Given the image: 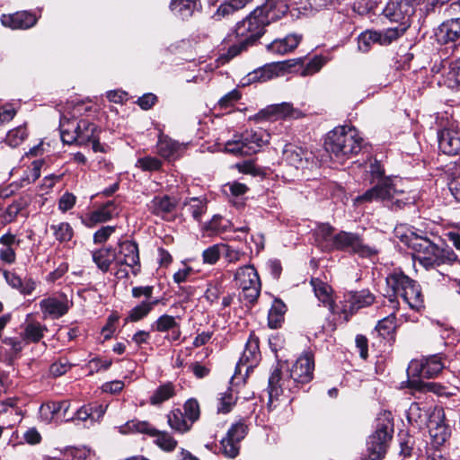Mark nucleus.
<instances>
[{
    "instance_id": "obj_56",
    "label": "nucleus",
    "mask_w": 460,
    "mask_h": 460,
    "mask_svg": "<svg viewBox=\"0 0 460 460\" xmlns=\"http://www.w3.org/2000/svg\"><path fill=\"white\" fill-rule=\"evenodd\" d=\"M119 254L124 259H138V247L135 242L125 241L119 245Z\"/></svg>"
},
{
    "instance_id": "obj_35",
    "label": "nucleus",
    "mask_w": 460,
    "mask_h": 460,
    "mask_svg": "<svg viewBox=\"0 0 460 460\" xmlns=\"http://www.w3.org/2000/svg\"><path fill=\"white\" fill-rule=\"evenodd\" d=\"M78 121L75 119H60L59 129L61 139L64 143L72 145L76 141Z\"/></svg>"
},
{
    "instance_id": "obj_27",
    "label": "nucleus",
    "mask_w": 460,
    "mask_h": 460,
    "mask_svg": "<svg viewBox=\"0 0 460 460\" xmlns=\"http://www.w3.org/2000/svg\"><path fill=\"white\" fill-rule=\"evenodd\" d=\"M177 201L167 195L156 196L148 204V208L153 214L165 217L174 210Z\"/></svg>"
},
{
    "instance_id": "obj_24",
    "label": "nucleus",
    "mask_w": 460,
    "mask_h": 460,
    "mask_svg": "<svg viewBox=\"0 0 460 460\" xmlns=\"http://www.w3.org/2000/svg\"><path fill=\"white\" fill-rule=\"evenodd\" d=\"M438 40L442 43L455 42L460 40V18L443 22L437 33Z\"/></svg>"
},
{
    "instance_id": "obj_32",
    "label": "nucleus",
    "mask_w": 460,
    "mask_h": 460,
    "mask_svg": "<svg viewBox=\"0 0 460 460\" xmlns=\"http://www.w3.org/2000/svg\"><path fill=\"white\" fill-rule=\"evenodd\" d=\"M200 6L199 0H172V12L181 19H188Z\"/></svg>"
},
{
    "instance_id": "obj_29",
    "label": "nucleus",
    "mask_w": 460,
    "mask_h": 460,
    "mask_svg": "<svg viewBox=\"0 0 460 460\" xmlns=\"http://www.w3.org/2000/svg\"><path fill=\"white\" fill-rule=\"evenodd\" d=\"M288 67L289 66L288 65V62L272 63L265 66L258 71H254L252 74V79L265 82L274 77L283 75Z\"/></svg>"
},
{
    "instance_id": "obj_45",
    "label": "nucleus",
    "mask_w": 460,
    "mask_h": 460,
    "mask_svg": "<svg viewBox=\"0 0 460 460\" xmlns=\"http://www.w3.org/2000/svg\"><path fill=\"white\" fill-rule=\"evenodd\" d=\"M157 303H158V300H154L151 302L144 301L140 305H136L135 307H133L130 310L129 314H128V318L126 319V322H128V321L137 322V321L143 319L151 312L153 307L155 305H157Z\"/></svg>"
},
{
    "instance_id": "obj_2",
    "label": "nucleus",
    "mask_w": 460,
    "mask_h": 460,
    "mask_svg": "<svg viewBox=\"0 0 460 460\" xmlns=\"http://www.w3.org/2000/svg\"><path fill=\"white\" fill-rule=\"evenodd\" d=\"M363 138L353 127L342 126L330 131L325 138L324 146L327 152L338 161L344 162L359 153Z\"/></svg>"
},
{
    "instance_id": "obj_48",
    "label": "nucleus",
    "mask_w": 460,
    "mask_h": 460,
    "mask_svg": "<svg viewBox=\"0 0 460 460\" xmlns=\"http://www.w3.org/2000/svg\"><path fill=\"white\" fill-rule=\"evenodd\" d=\"M218 407L217 411L221 413L229 412L236 402V397L234 395L232 390L229 388L226 392L218 394Z\"/></svg>"
},
{
    "instance_id": "obj_8",
    "label": "nucleus",
    "mask_w": 460,
    "mask_h": 460,
    "mask_svg": "<svg viewBox=\"0 0 460 460\" xmlns=\"http://www.w3.org/2000/svg\"><path fill=\"white\" fill-rule=\"evenodd\" d=\"M119 432L128 433H142L150 437H155V444L165 451H172L177 441L167 432H161L155 429L149 422L138 420L128 421L125 425L119 427Z\"/></svg>"
},
{
    "instance_id": "obj_15",
    "label": "nucleus",
    "mask_w": 460,
    "mask_h": 460,
    "mask_svg": "<svg viewBox=\"0 0 460 460\" xmlns=\"http://www.w3.org/2000/svg\"><path fill=\"white\" fill-rule=\"evenodd\" d=\"M314 359L312 355L305 353L300 356L292 366L289 377L293 384H305L313 378Z\"/></svg>"
},
{
    "instance_id": "obj_34",
    "label": "nucleus",
    "mask_w": 460,
    "mask_h": 460,
    "mask_svg": "<svg viewBox=\"0 0 460 460\" xmlns=\"http://www.w3.org/2000/svg\"><path fill=\"white\" fill-rule=\"evenodd\" d=\"M346 302L349 304V310L353 313L354 311L373 304L374 296L367 290L349 292L346 296Z\"/></svg>"
},
{
    "instance_id": "obj_10",
    "label": "nucleus",
    "mask_w": 460,
    "mask_h": 460,
    "mask_svg": "<svg viewBox=\"0 0 460 460\" xmlns=\"http://www.w3.org/2000/svg\"><path fill=\"white\" fill-rule=\"evenodd\" d=\"M234 280L242 289L241 299L253 304L261 293V281L257 270L252 265H245L237 270Z\"/></svg>"
},
{
    "instance_id": "obj_44",
    "label": "nucleus",
    "mask_w": 460,
    "mask_h": 460,
    "mask_svg": "<svg viewBox=\"0 0 460 460\" xmlns=\"http://www.w3.org/2000/svg\"><path fill=\"white\" fill-rule=\"evenodd\" d=\"M2 248L0 249V259H13L15 256V248L18 242L13 234H5L0 238Z\"/></svg>"
},
{
    "instance_id": "obj_11",
    "label": "nucleus",
    "mask_w": 460,
    "mask_h": 460,
    "mask_svg": "<svg viewBox=\"0 0 460 460\" xmlns=\"http://www.w3.org/2000/svg\"><path fill=\"white\" fill-rule=\"evenodd\" d=\"M247 433V426L243 421H238L231 426L226 436L221 440L220 450L228 458H234L240 450V442Z\"/></svg>"
},
{
    "instance_id": "obj_51",
    "label": "nucleus",
    "mask_w": 460,
    "mask_h": 460,
    "mask_svg": "<svg viewBox=\"0 0 460 460\" xmlns=\"http://www.w3.org/2000/svg\"><path fill=\"white\" fill-rule=\"evenodd\" d=\"M447 80L450 87L460 86V57L450 62Z\"/></svg>"
},
{
    "instance_id": "obj_1",
    "label": "nucleus",
    "mask_w": 460,
    "mask_h": 460,
    "mask_svg": "<svg viewBox=\"0 0 460 460\" xmlns=\"http://www.w3.org/2000/svg\"><path fill=\"white\" fill-rule=\"evenodd\" d=\"M394 232L396 236L415 252L424 254L423 257L413 254L412 259H430V256L435 259H449L448 255L445 254L444 243L436 234H429V235L428 233L420 229L408 230L406 233L403 226L395 227Z\"/></svg>"
},
{
    "instance_id": "obj_3",
    "label": "nucleus",
    "mask_w": 460,
    "mask_h": 460,
    "mask_svg": "<svg viewBox=\"0 0 460 460\" xmlns=\"http://www.w3.org/2000/svg\"><path fill=\"white\" fill-rule=\"evenodd\" d=\"M268 20L263 19L260 10H253L247 17L237 22L234 36L238 43L232 45L227 51L229 58H234L252 45L265 32Z\"/></svg>"
},
{
    "instance_id": "obj_39",
    "label": "nucleus",
    "mask_w": 460,
    "mask_h": 460,
    "mask_svg": "<svg viewBox=\"0 0 460 460\" xmlns=\"http://www.w3.org/2000/svg\"><path fill=\"white\" fill-rule=\"evenodd\" d=\"M305 150L293 144H288L283 149V158L290 165L298 168L303 164Z\"/></svg>"
},
{
    "instance_id": "obj_20",
    "label": "nucleus",
    "mask_w": 460,
    "mask_h": 460,
    "mask_svg": "<svg viewBox=\"0 0 460 460\" xmlns=\"http://www.w3.org/2000/svg\"><path fill=\"white\" fill-rule=\"evenodd\" d=\"M261 114L267 119H297L302 115L301 111L295 109L289 102L270 105L262 110Z\"/></svg>"
},
{
    "instance_id": "obj_5",
    "label": "nucleus",
    "mask_w": 460,
    "mask_h": 460,
    "mask_svg": "<svg viewBox=\"0 0 460 460\" xmlns=\"http://www.w3.org/2000/svg\"><path fill=\"white\" fill-rule=\"evenodd\" d=\"M380 200L385 203L392 209L402 208L410 203V198L405 197L402 190H399L396 183L389 177L380 179L374 187L367 190L364 194L356 198L357 203L371 202Z\"/></svg>"
},
{
    "instance_id": "obj_23",
    "label": "nucleus",
    "mask_w": 460,
    "mask_h": 460,
    "mask_svg": "<svg viewBox=\"0 0 460 460\" xmlns=\"http://www.w3.org/2000/svg\"><path fill=\"white\" fill-rule=\"evenodd\" d=\"M311 285L318 300L327 306L332 313H335V303L331 286L318 278H313L311 279Z\"/></svg>"
},
{
    "instance_id": "obj_46",
    "label": "nucleus",
    "mask_w": 460,
    "mask_h": 460,
    "mask_svg": "<svg viewBox=\"0 0 460 460\" xmlns=\"http://www.w3.org/2000/svg\"><path fill=\"white\" fill-rule=\"evenodd\" d=\"M174 395V387L172 384L167 383L160 385L150 397V403L152 405H159L164 402L169 400Z\"/></svg>"
},
{
    "instance_id": "obj_41",
    "label": "nucleus",
    "mask_w": 460,
    "mask_h": 460,
    "mask_svg": "<svg viewBox=\"0 0 460 460\" xmlns=\"http://www.w3.org/2000/svg\"><path fill=\"white\" fill-rule=\"evenodd\" d=\"M230 221L220 215H214L213 217L202 226V231L212 234H219L230 227Z\"/></svg>"
},
{
    "instance_id": "obj_7",
    "label": "nucleus",
    "mask_w": 460,
    "mask_h": 460,
    "mask_svg": "<svg viewBox=\"0 0 460 460\" xmlns=\"http://www.w3.org/2000/svg\"><path fill=\"white\" fill-rule=\"evenodd\" d=\"M386 284L394 296L402 300L414 310L422 306L421 293L419 285L402 272H394L386 278Z\"/></svg>"
},
{
    "instance_id": "obj_50",
    "label": "nucleus",
    "mask_w": 460,
    "mask_h": 460,
    "mask_svg": "<svg viewBox=\"0 0 460 460\" xmlns=\"http://www.w3.org/2000/svg\"><path fill=\"white\" fill-rule=\"evenodd\" d=\"M374 31L367 30L358 37V49L360 52L367 53L370 50L373 44L376 43Z\"/></svg>"
},
{
    "instance_id": "obj_17",
    "label": "nucleus",
    "mask_w": 460,
    "mask_h": 460,
    "mask_svg": "<svg viewBox=\"0 0 460 460\" xmlns=\"http://www.w3.org/2000/svg\"><path fill=\"white\" fill-rule=\"evenodd\" d=\"M119 214L117 206L113 200H110L88 213L84 219V223L88 227H93L97 224L105 223Z\"/></svg>"
},
{
    "instance_id": "obj_19",
    "label": "nucleus",
    "mask_w": 460,
    "mask_h": 460,
    "mask_svg": "<svg viewBox=\"0 0 460 460\" xmlns=\"http://www.w3.org/2000/svg\"><path fill=\"white\" fill-rule=\"evenodd\" d=\"M316 246L324 252L334 250L336 234L334 227L329 224H321L314 230Z\"/></svg>"
},
{
    "instance_id": "obj_14",
    "label": "nucleus",
    "mask_w": 460,
    "mask_h": 460,
    "mask_svg": "<svg viewBox=\"0 0 460 460\" xmlns=\"http://www.w3.org/2000/svg\"><path fill=\"white\" fill-rule=\"evenodd\" d=\"M438 147L446 155H460V128L450 126L438 133Z\"/></svg>"
},
{
    "instance_id": "obj_25",
    "label": "nucleus",
    "mask_w": 460,
    "mask_h": 460,
    "mask_svg": "<svg viewBox=\"0 0 460 460\" xmlns=\"http://www.w3.org/2000/svg\"><path fill=\"white\" fill-rule=\"evenodd\" d=\"M301 36L288 34L283 39H276L267 46V49L272 53L285 55L294 50L299 44Z\"/></svg>"
},
{
    "instance_id": "obj_31",
    "label": "nucleus",
    "mask_w": 460,
    "mask_h": 460,
    "mask_svg": "<svg viewBox=\"0 0 460 460\" xmlns=\"http://www.w3.org/2000/svg\"><path fill=\"white\" fill-rule=\"evenodd\" d=\"M445 367L441 356L433 355L429 357L420 365L419 375L421 377L432 378L438 376Z\"/></svg>"
},
{
    "instance_id": "obj_64",
    "label": "nucleus",
    "mask_w": 460,
    "mask_h": 460,
    "mask_svg": "<svg viewBox=\"0 0 460 460\" xmlns=\"http://www.w3.org/2000/svg\"><path fill=\"white\" fill-rule=\"evenodd\" d=\"M323 66V60L322 58H314L309 61L302 72V75H308L318 72Z\"/></svg>"
},
{
    "instance_id": "obj_57",
    "label": "nucleus",
    "mask_w": 460,
    "mask_h": 460,
    "mask_svg": "<svg viewBox=\"0 0 460 460\" xmlns=\"http://www.w3.org/2000/svg\"><path fill=\"white\" fill-rule=\"evenodd\" d=\"M136 166L144 171H157L161 168L162 163L155 157L145 156L137 159Z\"/></svg>"
},
{
    "instance_id": "obj_62",
    "label": "nucleus",
    "mask_w": 460,
    "mask_h": 460,
    "mask_svg": "<svg viewBox=\"0 0 460 460\" xmlns=\"http://www.w3.org/2000/svg\"><path fill=\"white\" fill-rule=\"evenodd\" d=\"M62 178V175L50 174L43 178L40 189L44 193H48L57 182Z\"/></svg>"
},
{
    "instance_id": "obj_12",
    "label": "nucleus",
    "mask_w": 460,
    "mask_h": 460,
    "mask_svg": "<svg viewBox=\"0 0 460 460\" xmlns=\"http://www.w3.org/2000/svg\"><path fill=\"white\" fill-rule=\"evenodd\" d=\"M260 358L261 353L259 349V339L254 334H251L246 341L244 350L236 365L233 380L236 379V376L241 375L243 370L247 376L248 373L257 365Z\"/></svg>"
},
{
    "instance_id": "obj_58",
    "label": "nucleus",
    "mask_w": 460,
    "mask_h": 460,
    "mask_svg": "<svg viewBox=\"0 0 460 460\" xmlns=\"http://www.w3.org/2000/svg\"><path fill=\"white\" fill-rule=\"evenodd\" d=\"M22 209V205L20 202H13L9 205L5 211L0 216V219L2 223H9L12 222L20 211Z\"/></svg>"
},
{
    "instance_id": "obj_59",
    "label": "nucleus",
    "mask_w": 460,
    "mask_h": 460,
    "mask_svg": "<svg viewBox=\"0 0 460 460\" xmlns=\"http://www.w3.org/2000/svg\"><path fill=\"white\" fill-rule=\"evenodd\" d=\"M116 226H106L101 227L97 230L93 234V242L94 243H105L110 236L115 232Z\"/></svg>"
},
{
    "instance_id": "obj_53",
    "label": "nucleus",
    "mask_w": 460,
    "mask_h": 460,
    "mask_svg": "<svg viewBox=\"0 0 460 460\" xmlns=\"http://www.w3.org/2000/svg\"><path fill=\"white\" fill-rule=\"evenodd\" d=\"M51 229H53L56 239L60 242L68 241L73 236V229L68 223L63 222L56 226H51Z\"/></svg>"
},
{
    "instance_id": "obj_38",
    "label": "nucleus",
    "mask_w": 460,
    "mask_h": 460,
    "mask_svg": "<svg viewBox=\"0 0 460 460\" xmlns=\"http://www.w3.org/2000/svg\"><path fill=\"white\" fill-rule=\"evenodd\" d=\"M203 259H236L234 250L225 243H217L203 251Z\"/></svg>"
},
{
    "instance_id": "obj_21",
    "label": "nucleus",
    "mask_w": 460,
    "mask_h": 460,
    "mask_svg": "<svg viewBox=\"0 0 460 460\" xmlns=\"http://www.w3.org/2000/svg\"><path fill=\"white\" fill-rule=\"evenodd\" d=\"M290 383H292L291 379H284L280 368L276 367L269 377L268 393L270 401L272 402L274 399H278L285 389L291 391L293 387Z\"/></svg>"
},
{
    "instance_id": "obj_18",
    "label": "nucleus",
    "mask_w": 460,
    "mask_h": 460,
    "mask_svg": "<svg viewBox=\"0 0 460 460\" xmlns=\"http://www.w3.org/2000/svg\"><path fill=\"white\" fill-rule=\"evenodd\" d=\"M1 22L4 27L13 30H26L36 24L37 17L28 12H18L13 14H3Z\"/></svg>"
},
{
    "instance_id": "obj_26",
    "label": "nucleus",
    "mask_w": 460,
    "mask_h": 460,
    "mask_svg": "<svg viewBox=\"0 0 460 460\" xmlns=\"http://www.w3.org/2000/svg\"><path fill=\"white\" fill-rule=\"evenodd\" d=\"M40 306L45 318L49 316L53 319H57L66 314L68 311L66 303L55 297L41 300Z\"/></svg>"
},
{
    "instance_id": "obj_22",
    "label": "nucleus",
    "mask_w": 460,
    "mask_h": 460,
    "mask_svg": "<svg viewBox=\"0 0 460 460\" xmlns=\"http://www.w3.org/2000/svg\"><path fill=\"white\" fill-rule=\"evenodd\" d=\"M187 145L179 143L166 137H161L157 143L158 153L168 160L179 158L186 150Z\"/></svg>"
},
{
    "instance_id": "obj_40",
    "label": "nucleus",
    "mask_w": 460,
    "mask_h": 460,
    "mask_svg": "<svg viewBox=\"0 0 460 460\" xmlns=\"http://www.w3.org/2000/svg\"><path fill=\"white\" fill-rule=\"evenodd\" d=\"M183 209H187L193 219L199 222L201 216L207 211V202L204 199L190 198L183 202Z\"/></svg>"
},
{
    "instance_id": "obj_6",
    "label": "nucleus",
    "mask_w": 460,
    "mask_h": 460,
    "mask_svg": "<svg viewBox=\"0 0 460 460\" xmlns=\"http://www.w3.org/2000/svg\"><path fill=\"white\" fill-rule=\"evenodd\" d=\"M270 138V134L262 128L245 130L241 134H234L232 139L227 140L225 150L234 155H252L268 145Z\"/></svg>"
},
{
    "instance_id": "obj_60",
    "label": "nucleus",
    "mask_w": 460,
    "mask_h": 460,
    "mask_svg": "<svg viewBox=\"0 0 460 460\" xmlns=\"http://www.w3.org/2000/svg\"><path fill=\"white\" fill-rule=\"evenodd\" d=\"M75 201H76V197L74 194H72L70 192H66L59 199L58 208L62 212H66V211L70 210L75 206Z\"/></svg>"
},
{
    "instance_id": "obj_28",
    "label": "nucleus",
    "mask_w": 460,
    "mask_h": 460,
    "mask_svg": "<svg viewBox=\"0 0 460 460\" xmlns=\"http://www.w3.org/2000/svg\"><path fill=\"white\" fill-rule=\"evenodd\" d=\"M106 411V406L102 404H89L82 406L73 415L75 420L90 421L91 424L99 421Z\"/></svg>"
},
{
    "instance_id": "obj_47",
    "label": "nucleus",
    "mask_w": 460,
    "mask_h": 460,
    "mask_svg": "<svg viewBox=\"0 0 460 460\" xmlns=\"http://www.w3.org/2000/svg\"><path fill=\"white\" fill-rule=\"evenodd\" d=\"M28 137L27 128L25 126H19L8 131L5 142L12 147L20 146Z\"/></svg>"
},
{
    "instance_id": "obj_36",
    "label": "nucleus",
    "mask_w": 460,
    "mask_h": 460,
    "mask_svg": "<svg viewBox=\"0 0 460 460\" xmlns=\"http://www.w3.org/2000/svg\"><path fill=\"white\" fill-rule=\"evenodd\" d=\"M97 132V127L95 124L86 120V119H81L78 121V127H77V136L75 137L76 141L75 145L78 146H84L93 137H95Z\"/></svg>"
},
{
    "instance_id": "obj_43",
    "label": "nucleus",
    "mask_w": 460,
    "mask_h": 460,
    "mask_svg": "<svg viewBox=\"0 0 460 460\" xmlns=\"http://www.w3.org/2000/svg\"><path fill=\"white\" fill-rule=\"evenodd\" d=\"M44 164L43 159H38L34 160L31 166H29L25 171L21 178L20 186L25 187L26 185L31 184V182H34L36 180H38L40 176V171L41 167Z\"/></svg>"
},
{
    "instance_id": "obj_61",
    "label": "nucleus",
    "mask_w": 460,
    "mask_h": 460,
    "mask_svg": "<svg viewBox=\"0 0 460 460\" xmlns=\"http://www.w3.org/2000/svg\"><path fill=\"white\" fill-rule=\"evenodd\" d=\"M241 97L240 93L237 90H233L228 93L225 94L218 102L221 108H227L232 106Z\"/></svg>"
},
{
    "instance_id": "obj_63",
    "label": "nucleus",
    "mask_w": 460,
    "mask_h": 460,
    "mask_svg": "<svg viewBox=\"0 0 460 460\" xmlns=\"http://www.w3.org/2000/svg\"><path fill=\"white\" fill-rule=\"evenodd\" d=\"M430 435L437 444H443L448 438L449 433L445 426L438 425L435 429L430 430Z\"/></svg>"
},
{
    "instance_id": "obj_33",
    "label": "nucleus",
    "mask_w": 460,
    "mask_h": 460,
    "mask_svg": "<svg viewBox=\"0 0 460 460\" xmlns=\"http://www.w3.org/2000/svg\"><path fill=\"white\" fill-rule=\"evenodd\" d=\"M47 331V327L40 323L31 322L24 324L21 337L26 344L31 342L37 343L43 338Z\"/></svg>"
},
{
    "instance_id": "obj_49",
    "label": "nucleus",
    "mask_w": 460,
    "mask_h": 460,
    "mask_svg": "<svg viewBox=\"0 0 460 460\" xmlns=\"http://www.w3.org/2000/svg\"><path fill=\"white\" fill-rule=\"evenodd\" d=\"M396 328L395 324V315L394 314H391L384 319L380 320L376 327L378 333L385 338L392 334Z\"/></svg>"
},
{
    "instance_id": "obj_4",
    "label": "nucleus",
    "mask_w": 460,
    "mask_h": 460,
    "mask_svg": "<svg viewBox=\"0 0 460 460\" xmlns=\"http://www.w3.org/2000/svg\"><path fill=\"white\" fill-rule=\"evenodd\" d=\"M394 421L390 411L379 413L376 420V429L367 442L364 460H382L386 453L388 443L393 438Z\"/></svg>"
},
{
    "instance_id": "obj_52",
    "label": "nucleus",
    "mask_w": 460,
    "mask_h": 460,
    "mask_svg": "<svg viewBox=\"0 0 460 460\" xmlns=\"http://www.w3.org/2000/svg\"><path fill=\"white\" fill-rule=\"evenodd\" d=\"M178 327V323L173 316L164 314L160 316L155 323L152 325V328L157 332H167L169 330Z\"/></svg>"
},
{
    "instance_id": "obj_13",
    "label": "nucleus",
    "mask_w": 460,
    "mask_h": 460,
    "mask_svg": "<svg viewBox=\"0 0 460 460\" xmlns=\"http://www.w3.org/2000/svg\"><path fill=\"white\" fill-rule=\"evenodd\" d=\"M384 15L391 22L398 25L405 23L410 26V17L414 13L411 0H400L389 2L383 11Z\"/></svg>"
},
{
    "instance_id": "obj_54",
    "label": "nucleus",
    "mask_w": 460,
    "mask_h": 460,
    "mask_svg": "<svg viewBox=\"0 0 460 460\" xmlns=\"http://www.w3.org/2000/svg\"><path fill=\"white\" fill-rule=\"evenodd\" d=\"M184 412L183 414L186 416L188 420H190V424H193L199 418L200 414L199 405L197 400L190 399L188 400L183 406Z\"/></svg>"
},
{
    "instance_id": "obj_30",
    "label": "nucleus",
    "mask_w": 460,
    "mask_h": 460,
    "mask_svg": "<svg viewBox=\"0 0 460 460\" xmlns=\"http://www.w3.org/2000/svg\"><path fill=\"white\" fill-rule=\"evenodd\" d=\"M402 24L403 25H397L384 31H374V33L376 34V43L381 46L390 45L392 42L402 36L408 29L407 24Z\"/></svg>"
},
{
    "instance_id": "obj_9",
    "label": "nucleus",
    "mask_w": 460,
    "mask_h": 460,
    "mask_svg": "<svg viewBox=\"0 0 460 460\" xmlns=\"http://www.w3.org/2000/svg\"><path fill=\"white\" fill-rule=\"evenodd\" d=\"M334 250L349 252L360 257H374L379 253L378 248L365 243L361 235L347 231L336 233Z\"/></svg>"
},
{
    "instance_id": "obj_55",
    "label": "nucleus",
    "mask_w": 460,
    "mask_h": 460,
    "mask_svg": "<svg viewBox=\"0 0 460 460\" xmlns=\"http://www.w3.org/2000/svg\"><path fill=\"white\" fill-rule=\"evenodd\" d=\"M2 341L9 348V354L12 356L19 355L26 345L22 337H5Z\"/></svg>"
},
{
    "instance_id": "obj_37",
    "label": "nucleus",
    "mask_w": 460,
    "mask_h": 460,
    "mask_svg": "<svg viewBox=\"0 0 460 460\" xmlns=\"http://www.w3.org/2000/svg\"><path fill=\"white\" fill-rule=\"evenodd\" d=\"M167 421L169 426L180 433H184L190 429L192 424L183 414V411L180 409H174L171 411L167 415Z\"/></svg>"
},
{
    "instance_id": "obj_42",
    "label": "nucleus",
    "mask_w": 460,
    "mask_h": 460,
    "mask_svg": "<svg viewBox=\"0 0 460 460\" xmlns=\"http://www.w3.org/2000/svg\"><path fill=\"white\" fill-rule=\"evenodd\" d=\"M286 313V305L280 300H275L271 308L270 309L268 320L269 325L272 329H277L280 326Z\"/></svg>"
},
{
    "instance_id": "obj_16",
    "label": "nucleus",
    "mask_w": 460,
    "mask_h": 460,
    "mask_svg": "<svg viewBox=\"0 0 460 460\" xmlns=\"http://www.w3.org/2000/svg\"><path fill=\"white\" fill-rule=\"evenodd\" d=\"M290 0H266L265 3L255 10L261 12L263 19L268 20V24L283 17L288 11Z\"/></svg>"
}]
</instances>
